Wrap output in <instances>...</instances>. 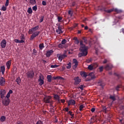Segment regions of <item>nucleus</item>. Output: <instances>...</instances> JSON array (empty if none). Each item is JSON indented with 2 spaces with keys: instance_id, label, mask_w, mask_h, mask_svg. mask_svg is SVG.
Here are the masks:
<instances>
[{
  "instance_id": "obj_1",
  "label": "nucleus",
  "mask_w": 124,
  "mask_h": 124,
  "mask_svg": "<svg viewBox=\"0 0 124 124\" xmlns=\"http://www.w3.org/2000/svg\"><path fill=\"white\" fill-rule=\"evenodd\" d=\"M80 46L79 51L81 52L78 54V57L79 58H81V57H85V56L88 55V46H86L83 44V41H80Z\"/></svg>"
},
{
  "instance_id": "obj_2",
  "label": "nucleus",
  "mask_w": 124,
  "mask_h": 124,
  "mask_svg": "<svg viewBox=\"0 0 124 124\" xmlns=\"http://www.w3.org/2000/svg\"><path fill=\"white\" fill-rule=\"evenodd\" d=\"M57 57H59V60L60 61V62H62L64 58H66V57H67V55H66V51H64L63 54H58Z\"/></svg>"
},
{
  "instance_id": "obj_3",
  "label": "nucleus",
  "mask_w": 124,
  "mask_h": 124,
  "mask_svg": "<svg viewBox=\"0 0 124 124\" xmlns=\"http://www.w3.org/2000/svg\"><path fill=\"white\" fill-rule=\"evenodd\" d=\"M38 29H39V26H36L35 27L32 28L31 29H30L29 31V34H31V33L34 32V31H36Z\"/></svg>"
},
{
  "instance_id": "obj_4",
  "label": "nucleus",
  "mask_w": 124,
  "mask_h": 124,
  "mask_svg": "<svg viewBox=\"0 0 124 124\" xmlns=\"http://www.w3.org/2000/svg\"><path fill=\"white\" fill-rule=\"evenodd\" d=\"M3 100L2 101V104L5 106H7L9 105V103H10V100L9 99H6V98L3 99Z\"/></svg>"
},
{
  "instance_id": "obj_5",
  "label": "nucleus",
  "mask_w": 124,
  "mask_h": 124,
  "mask_svg": "<svg viewBox=\"0 0 124 124\" xmlns=\"http://www.w3.org/2000/svg\"><path fill=\"white\" fill-rule=\"evenodd\" d=\"M27 76L28 78H31H31H33L34 77V73L32 71H30L27 73Z\"/></svg>"
},
{
  "instance_id": "obj_6",
  "label": "nucleus",
  "mask_w": 124,
  "mask_h": 124,
  "mask_svg": "<svg viewBox=\"0 0 124 124\" xmlns=\"http://www.w3.org/2000/svg\"><path fill=\"white\" fill-rule=\"evenodd\" d=\"M44 78H43V76H40L38 80V82H39V85H40V86H42V85L44 84Z\"/></svg>"
},
{
  "instance_id": "obj_7",
  "label": "nucleus",
  "mask_w": 124,
  "mask_h": 124,
  "mask_svg": "<svg viewBox=\"0 0 124 124\" xmlns=\"http://www.w3.org/2000/svg\"><path fill=\"white\" fill-rule=\"evenodd\" d=\"M40 31H37L34 32L31 36L30 40H32L36 36H38L39 35Z\"/></svg>"
},
{
  "instance_id": "obj_8",
  "label": "nucleus",
  "mask_w": 124,
  "mask_h": 124,
  "mask_svg": "<svg viewBox=\"0 0 124 124\" xmlns=\"http://www.w3.org/2000/svg\"><path fill=\"white\" fill-rule=\"evenodd\" d=\"M75 85H78L81 83V78L79 77H77L74 78Z\"/></svg>"
},
{
  "instance_id": "obj_9",
  "label": "nucleus",
  "mask_w": 124,
  "mask_h": 124,
  "mask_svg": "<svg viewBox=\"0 0 124 124\" xmlns=\"http://www.w3.org/2000/svg\"><path fill=\"white\" fill-rule=\"evenodd\" d=\"M51 97L50 96H46L44 98V100L46 103H50L51 102Z\"/></svg>"
},
{
  "instance_id": "obj_10",
  "label": "nucleus",
  "mask_w": 124,
  "mask_h": 124,
  "mask_svg": "<svg viewBox=\"0 0 124 124\" xmlns=\"http://www.w3.org/2000/svg\"><path fill=\"white\" fill-rule=\"evenodd\" d=\"M6 40L5 39H3L1 41L0 43V46L1 48H4L5 47H6Z\"/></svg>"
},
{
  "instance_id": "obj_11",
  "label": "nucleus",
  "mask_w": 124,
  "mask_h": 124,
  "mask_svg": "<svg viewBox=\"0 0 124 124\" xmlns=\"http://www.w3.org/2000/svg\"><path fill=\"white\" fill-rule=\"evenodd\" d=\"M5 93H6L5 90L0 91V98H2V99H3L4 98L5 99L6 98L4 96V95H5Z\"/></svg>"
},
{
  "instance_id": "obj_12",
  "label": "nucleus",
  "mask_w": 124,
  "mask_h": 124,
  "mask_svg": "<svg viewBox=\"0 0 124 124\" xmlns=\"http://www.w3.org/2000/svg\"><path fill=\"white\" fill-rule=\"evenodd\" d=\"M104 68L106 70H110V69L113 68V65L111 64H108Z\"/></svg>"
},
{
  "instance_id": "obj_13",
  "label": "nucleus",
  "mask_w": 124,
  "mask_h": 124,
  "mask_svg": "<svg viewBox=\"0 0 124 124\" xmlns=\"http://www.w3.org/2000/svg\"><path fill=\"white\" fill-rule=\"evenodd\" d=\"M62 26H59L56 30V32L58 33V34H61L62 33Z\"/></svg>"
},
{
  "instance_id": "obj_14",
  "label": "nucleus",
  "mask_w": 124,
  "mask_h": 124,
  "mask_svg": "<svg viewBox=\"0 0 124 124\" xmlns=\"http://www.w3.org/2000/svg\"><path fill=\"white\" fill-rule=\"evenodd\" d=\"M5 85V79L3 77L0 78V85L4 86Z\"/></svg>"
},
{
  "instance_id": "obj_15",
  "label": "nucleus",
  "mask_w": 124,
  "mask_h": 124,
  "mask_svg": "<svg viewBox=\"0 0 124 124\" xmlns=\"http://www.w3.org/2000/svg\"><path fill=\"white\" fill-rule=\"evenodd\" d=\"M53 53H54V51H53V49L48 50L46 54V56L47 57V58H49V57H50V56H51V55H52Z\"/></svg>"
},
{
  "instance_id": "obj_16",
  "label": "nucleus",
  "mask_w": 124,
  "mask_h": 124,
  "mask_svg": "<svg viewBox=\"0 0 124 124\" xmlns=\"http://www.w3.org/2000/svg\"><path fill=\"white\" fill-rule=\"evenodd\" d=\"M73 63H75V65H74L73 67V69H75V68H76V67H77V66L78 65V62L77 61V60L73 59Z\"/></svg>"
},
{
  "instance_id": "obj_17",
  "label": "nucleus",
  "mask_w": 124,
  "mask_h": 124,
  "mask_svg": "<svg viewBox=\"0 0 124 124\" xmlns=\"http://www.w3.org/2000/svg\"><path fill=\"white\" fill-rule=\"evenodd\" d=\"M11 62H12V60H10L8 61L6 63V65L7 66V68L8 69H9L10 68V66H11Z\"/></svg>"
},
{
  "instance_id": "obj_18",
  "label": "nucleus",
  "mask_w": 124,
  "mask_h": 124,
  "mask_svg": "<svg viewBox=\"0 0 124 124\" xmlns=\"http://www.w3.org/2000/svg\"><path fill=\"white\" fill-rule=\"evenodd\" d=\"M80 75L81 76V77H82V78H87V73L85 72H82L80 73Z\"/></svg>"
},
{
  "instance_id": "obj_19",
  "label": "nucleus",
  "mask_w": 124,
  "mask_h": 124,
  "mask_svg": "<svg viewBox=\"0 0 124 124\" xmlns=\"http://www.w3.org/2000/svg\"><path fill=\"white\" fill-rule=\"evenodd\" d=\"M68 105H75V100H70L68 103Z\"/></svg>"
},
{
  "instance_id": "obj_20",
  "label": "nucleus",
  "mask_w": 124,
  "mask_h": 124,
  "mask_svg": "<svg viewBox=\"0 0 124 124\" xmlns=\"http://www.w3.org/2000/svg\"><path fill=\"white\" fill-rule=\"evenodd\" d=\"M5 120H6V117H5L4 116H2L0 118V121L1 123H3Z\"/></svg>"
},
{
  "instance_id": "obj_21",
  "label": "nucleus",
  "mask_w": 124,
  "mask_h": 124,
  "mask_svg": "<svg viewBox=\"0 0 124 124\" xmlns=\"http://www.w3.org/2000/svg\"><path fill=\"white\" fill-rule=\"evenodd\" d=\"M16 82L17 83L18 85H20L21 82V78H20V77H18L17 78H16Z\"/></svg>"
},
{
  "instance_id": "obj_22",
  "label": "nucleus",
  "mask_w": 124,
  "mask_h": 124,
  "mask_svg": "<svg viewBox=\"0 0 124 124\" xmlns=\"http://www.w3.org/2000/svg\"><path fill=\"white\" fill-rule=\"evenodd\" d=\"M98 86H100L102 88H103L105 86V84L102 82V81H99L98 82Z\"/></svg>"
},
{
  "instance_id": "obj_23",
  "label": "nucleus",
  "mask_w": 124,
  "mask_h": 124,
  "mask_svg": "<svg viewBox=\"0 0 124 124\" xmlns=\"http://www.w3.org/2000/svg\"><path fill=\"white\" fill-rule=\"evenodd\" d=\"M0 70L2 73V74H4V71H5V67L4 66H2L0 67Z\"/></svg>"
},
{
  "instance_id": "obj_24",
  "label": "nucleus",
  "mask_w": 124,
  "mask_h": 124,
  "mask_svg": "<svg viewBox=\"0 0 124 124\" xmlns=\"http://www.w3.org/2000/svg\"><path fill=\"white\" fill-rule=\"evenodd\" d=\"M113 11H115L116 13H122V12H123L122 10H119L117 8L114 9Z\"/></svg>"
},
{
  "instance_id": "obj_25",
  "label": "nucleus",
  "mask_w": 124,
  "mask_h": 124,
  "mask_svg": "<svg viewBox=\"0 0 124 124\" xmlns=\"http://www.w3.org/2000/svg\"><path fill=\"white\" fill-rule=\"evenodd\" d=\"M47 79L48 82H51L52 81V77L51 76V75H47Z\"/></svg>"
},
{
  "instance_id": "obj_26",
  "label": "nucleus",
  "mask_w": 124,
  "mask_h": 124,
  "mask_svg": "<svg viewBox=\"0 0 124 124\" xmlns=\"http://www.w3.org/2000/svg\"><path fill=\"white\" fill-rule=\"evenodd\" d=\"M92 65L93 66V68H96L98 66V64L97 63L95 62L92 64Z\"/></svg>"
},
{
  "instance_id": "obj_27",
  "label": "nucleus",
  "mask_w": 124,
  "mask_h": 124,
  "mask_svg": "<svg viewBox=\"0 0 124 124\" xmlns=\"http://www.w3.org/2000/svg\"><path fill=\"white\" fill-rule=\"evenodd\" d=\"M39 47L40 50H42V49H43V48H44V44H40L39 45Z\"/></svg>"
},
{
  "instance_id": "obj_28",
  "label": "nucleus",
  "mask_w": 124,
  "mask_h": 124,
  "mask_svg": "<svg viewBox=\"0 0 124 124\" xmlns=\"http://www.w3.org/2000/svg\"><path fill=\"white\" fill-rule=\"evenodd\" d=\"M27 12L29 13V14H31V13H32V10L31 9V7L28 8Z\"/></svg>"
},
{
  "instance_id": "obj_29",
  "label": "nucleus",
  "mask_w": 124,
  "mask_h": 124,
  "mask_svg": "<svg viewBox=\"0 0 124 124\" xmlns=\"http://www.w3.org/2000/svg\"><path fill=\"white\" fill-rule=\"evenodd\" d=\"M109 98L113 100V101H115V100H116V97H115V96L114 95H110Z\"/></svg>"
},
{
  "instance_id": "obj_30",
  "label": "nucleus",
  "mask_w": 124,
  "mask_h": 124,
  "mask_svg": "<svg viewBox=\"0 0 124 124\" xmlns=\"http://www.w3.org/2000/svg\"><path fill=\"white\" fill-rule=\"evenodd\" d=\"M88 69H89V70H93V64H91V65H89L88 66Z\"/></svg>"
},
{
  "instance_id": "obj_31",
  "label": "nucleus",
  "mask_w": 124,
  "mask_h": 124,
  "mask_svg": "<svg viewBox=\"0 0 124 124\" xmlns=\"http://www.w3.org/2000/svg\"><path fill=\"white\" fill-rule=\"evenodd\" d=\"M58 47L59 48H61V49H62L63 48H64V45L62 44H60L59 45H58Z\"/></svg>"
},
{
  "instance_id": "obj_32",
  "label": "nucleus",
  "mask_w": 124,
  "mask_h": 124,
  "mask_svg": "<svg viewBox=\"0 0 124 124\" xmlns=\"http://www.w3.org/2000/svg\"><path fill=\"white\" fill-rule=\"evenodd\" d=\"M66 68H67V69H70V68H71V62H69L67 64V66H66Z\"/></svg>"
},
{
  "instance_id": "obj_33",
  "label": "nucleus",
  "mask_w": 124,
  "mask_h": 124,
  "mask_svg": "<svg viewBox=\"0 0 124 124\" xmlns=\"http://www.w3.org/2000/svg\"><path fill=\"white\" fill-rule=\"evenodd\" d=\"M113 11H114V8L110 10H106V12H107V13H111V12H113Z\"/></svg>"
},
{
  "instance_id": "obj_34",
  "label": "nucleus",
  "mask_w": 124,
  "mask_h": 124,
  "mask_svg": "<svg viewBox=\"0 0 124 124\" xmlns=\"http://www.w3.org/2000/svg\"><path fill=\"white\" fill-rule=\"evenodd\" d=\"M30 2L31 4H35L36 1H35V0H30Z\"/></svg>"
},
{
  "instance_id": "obj_35",
  "label": "nucleus",
  "mask_w": 124,
  "mask_h": 124,
  "mask_svg": "<svg viewBox=\"0 0 124 124\" xmlns=\"http://www.w3.org/2000/svg\"><path fill=\"white\" fill-rule=\"evenodd\" d=\"M44 20V16H42L40 17V23H42Z\"/></svg>"
},
{
  "instance_id": "obj_36",
  "label": "nucleus",
  "mask_w": 124,
  "mask_h": 124,
  "mask_svg": "<svg viewBox=\"0 0 124 124\" xmlns=\"http://www.w3.org/2000/svg\"><path fill=\"white\" fill-rule=\"evenodd\" d=\"M1 10L2 11H5L6 10V6H5L4 5L2 6Z\"/></svg>"
},
{
  "instance_id": "obj_37",
  "label": "nucleus",
  "mask_w": 124,
  "mask_h": 124,
  "mask_svg": "<svg viewBox=\"0 0 124 124\" xmlns=\"http://www.w3.org/2000/svg\"><path fill=\"white\" fill-rule=\"evenodd\" d=\"M54 98H55V99H57V100H58V101H60V96H59V95H55Z\"/></svg>"
},
{
  "instance_id": "obj_38",
  "label": "nucleus",
  "mask_w": 124,
  "mask_h": 124,
  "mask_svg": "<svg viewBox=\"0 0 124 124\" xmlns=\"http://www.w3.org/2000/svg\"><path fill=\"white\" fill-rule=\"evenodd\" d=\"M51 68H57V67H59V65H51Z\"/></svg>"
},
{
  "instance_id": "obj_39",
  "label": "nucleus",
  "mask_w": 124,
  "mask_h": 124,
  "mask_svg": "<svg viewBox=\"0 0 124 124\" xmlns=\"http://www.w3.org/2000/svg\"><path fill=\"white\" fill-rule=\"evenodd\" d=\"M61 77H52V79L53 80H57V79H61Z\"/></svg>"
},
{
  "instance_id": "obj_40",
  "label": "nucleus",
  "mask_w": 124,
  "mask_h": 124,
  "mask_svg": "<svg viewBox=\"0 0 124 124\" xmlns=\"http://www.w3.org/2000/svg\"><path fill=\"white\" fill-rule=\"evenodd\" d=\"M82 39L84 41V43H85V44H87V43H88V40H87L86 37H83Z\"/></svg>"
},
{
  "instance_id": "obj_41",
  "label": "nucleus",
  "mask_w": 124,
  "mask_h": 124,
  "mask_svg": "<svg viewBox=\"0 0 124 124\" xmlns=\"http://www.w3.org/2000/svg\"><path fill=\"white\" fill-rule=\"evenodd\" d=\"M102 109L104 112H105V113H106V111H107V108H106V107L103 106Z\"/></svg>"
},
{
  "instance_id": "obj_42",
  "label": "nucleus",
  "mask_w": 124,
  "mask_h": 124,
  "mask_svg": "<svg viewBox=\"0 0 124 124\" xmlns=\"http://www.w3.org/2000/svg\"><path fill=\"white\" fill-rule=\"evenodd\" d=\"M66 42H67L66 40L64 39L62 40L61 44H63V45H64V44L66 43Z\"/></svg>"
},
{
  "instance_id": "obj_43",
  "label": "nucleus",
  "mask_w": 124,
  "mask_h": 124,
  "mask_svg": "<svg viewBox=\"0 0 124 124\" xmlns=\"http://www.w3.org/2000/svg\"><path fill=\"white\" fill-rule=\"evenodd\" d=\"M9 4V0H6L5 4V6H7Z\"/></svg>"
},
{
  "instance_id": "obj_44",
  "label": "nucleus",
  "mask_w": 124,
  "mask_h": 124,
  "mask_svg": "<svg viewBox=\"0 0 124 124\" xmlns=\"http://www.w3.org/2000/svg\"><path fill=\"white\" fill-rule=\"evenodd\" d=\"M32 9L34 11H36V10H37V6H34L33 7H32Z\"/></svg>"
},
{
  "instance_id": "obj_45",
  "label": "nucleus",
  "mask_w": 124,
  "mask_h": 124,
  "mask_svg": "<svg viewBox=\"0 0 124 124\" xmlns=\"http://www.w3.org/2000/svg\"><path fill=\"white\" fill-rule=\"evenodd\" d=\"M36 124H43V122L39 120L36 122Z\"/></svg>"
},
{
  "instance_id": "obj_46",
  "label": "nucleus",
  "mask_w": 124,
  "mask_h": 124,
  "mask_svg": "<svg viewBox=\"0 0 124 124\" xmlns=\"http://www.w3.org/2000/svg\"><path fill=\"white\" fill-rule=\"evenodd\" d=\"M99 69L100 70V72H102L103 71V66H102L99 68Z\"/></svg>"
},
{
  "instance_id": "obj_47",
  "label": "nucleus",
  "mask_w": 124,
  "mask_h": 124,
  "mask_svg": "<svg viewBox=\"0 0 124 124\" xmlns=\"http://www.w3.org/2000/svg\"><path fill=\"white\" fill-rule=\"evenodd\" d=\"M78 89H80L81 91H83L84 90V85H80Z\"/></svg>"
},
{
  "instance_id": "obj_48",
  "label": "nucleus",
  "mask_w": 124,
  "mask_h": 124,
  "mask_svg": "<svg viewBox=\"0 0 124 124\" xmlns=\"http://www.w3.org/2000/svg\"><path fill=\"white\" fill-rule=\"evenodd\" d=\"M96 78V77L94 76V75H93L91 77V80H93V79H95Z\"/></svg>"
},
{
  "instance_id": "obj_49",
  "label": "nucleus",
  "mask_w": 124,
  "mask_h": 124,
  "mask_svg": "<svg viewBox=\"0 0 124 124\" xmlns=\"http://www.w3.org/2000/svg\"><path fill=\"white\" fill-rule=\"evenodd\" d=\"M84 108V106L83 105H81L79 106V110L82 111V109Z\"/></svg>"
},
{
  "instance_id": "obj_50",
  "label": "nucleus",
  "mask_w": 124,
  "mask_h": 124,
  "mask_svg": "<svg viewBox=\"0 0 124 124\" xmlns=\"http://www.w3.org/2000/svg\"><path fill=\"white\" fill-rule=\"evenodd\" d=\"M92 61H93V59L90 58V59H88L87 60V62L89 63V62H92Z\"/></svg>"
},
{
  "instance_id": "obj_51",
  "label": "nucleus",
  "mask_w": 124,
  "mask_h": 124,
  "mask_svg": "<svg viewBox=\"0 0 124 124\" xmlns=\"http://www.w3.org/2000/svg\"><path fill=\"white\" fill-rule=\"evenodd\" d=\"M68 114L69 115H70V116H71V117H73V116H74V114H72V112H71V111H69L68 112Z\"/></svg>"
},
{
  "instance_id": "obj_52",
  "label": "nucleus",
  "mask_w": 124,
  "mask_h": 124,
  "mask_svg": "<svg viewBox=\"0 0 124 124\" xmlns=\"http://www.w3.org/2000/svg\"><path fill=\"white\" fill-rule=\"evenodd\" d=\"M62 17L58 16V22H61V20H62Z\"/></svg>"
},
{
  "instance_id": "obj_53",
  "label": "nucleus",
  "mask_w": 124,
  "mask_h": 124,
  "mask_svg": "<svg viewBox=\"0 0 124 124\" xmlns=\"http://www.w3.org/2000/svg\"><path fill=\"white\" fill-rule=\"evenodd\" d=\"M7 99H9V98L10 97V94L9 93H7V95L6 96Z\"/></svg>"
},
{
  "instance_id": "obj_54",
  "label": "nucleus",
  "mask_w": 124,
  "mask_h": 124,
  "mask_svg": "<svg viewBox=\"0 0 124 124\" xmlns=\"http://www.w3.org/2000/svg\"><path fill=\"white\" fill-rule=\"evenodd\" d=\"M36 53H37L36 50H35V49H33V54L36 55Z\"/></svg>"
},
{
  "instance_id": "obj_55",
  "label": "nucleus",
  "mask_w": 124,
  "mask_h": 124,
  "mask_svg": "<svg viewBox=\"0 0 124 124\" xmlns=\"http://www.w3.org/2000/svg\"><path fill=\"white\" fill-rule=\"evenodd\" d=\"M20 39H21V40H24L25 39V36L23 34L21 35Z\"/></svg>"
},
{
  "instance_id": "obj_56",
  "label": "nucleus",
  "mask_w": 124,
  "mask_h": 124,
  "mask_svg": "<svg viewBox=\"0 0 124 124\" xmlns=\"http://www.w3.org/2000/svg\"><path fill=\"white\" fill-rule=\"evenodd\" d=\"M25 42V41L24 40H19L18 43H24Z\"/></svg>"
},
{
  "instance_id": "obj_57",
  "label": "nucleus",
  "mask_w": 124,
  "mask_h": 124,
  "mask_svg": "<svg viewBox=\"0 0 124 124\" xmlns=\"http://www.w3.org/2000/svg\"><path fill=\"white\" fill-rule=\"evenodd\" d=\"M120 88H121V86L120 85L117 86L116 88V91H119V89H120Z\"/></svg>"
},
{
  "instance_id": "obj_58",
  "label": "nucleus",
  "mask_w": 124,
  "mask_h": 124,
  "mask_svg": "<svg viewBox=\"0 0 124 124\" xmlns=\"http://www.w3.org/2000/svg\"><path fill=\"white\" fill-rule=\"evenodd\" d=\"M75 44H77V45L79 44V40H77L76 41H75Z\"/></svg>"
},
{
  "instance_id": "obj_59",
  "label": "nucleus",
  "mask_w": 124,
  "mask_h": 124,
  "mask_svg": "<svg viewBox=\"0 0 124 124\" xmlns=\"http://www.w3.org/2000/svg\"><path fill=\"white\" fill-rule=\"evenodd\" d=\"M95 111V108H92L91 109V112H92V113H93V112H94Z\"/></svg>"
},
{
  "instance_id": "obj_60",
  "label": "nucleus",
  "mask_w": 124,
  "mask_h": 124,
  "mask_svg": "<svg viewBox=\"0 0 124 124\" xmlns=\"http://www.w3.org/2000/svg\"><path fill=\"white\" fill-rule=\"evenodd\" d=\"M68 14L70 15V16H72V12L71 11H69Z\"/></svg>"
},
{
  "instance_id": "obj_61",
  "label": "nucleus",
  "mask_w": 124,
  "mask_h": 124,
  "mask_svg": "<svg viewBox=\"0 0 124 124\" xmlns=\"http://www.w3.org/2000/svg\"><path fill=\"white\" fill-rule=\"evenodd\" d=\"M42 5L45 6L46 5V1L44 0L42 1Z\"/></svg>"
},
{
  "instance_id": "obj_62",
  "label": "nucleus",
  "mask_w": 124,
  "mask_h": 124,
  "mask_svg": "<svg viewBox=\"0 0 124 124\" xmlns=\"http://www.w3.org/2000/svg\"><path fill=\"white\" fill-rule=\"evenodd\" d=\"M8 93H10V94H11V93H13V91H12V90H10Z\"/></svg>"
},
{
  "instance_id": "obj_63",
  "label": "nucleus",
  "mask_w": 124,
  "mask_h": 124,
  "mask_svg": "<svg viewBox=\"0 0 124 124\" xmlns=\"http://www.w3.org/2000/svg\"><path fill=\"white\" fill-rule=\"evenodd\" d=\"M93 75V72L89 74V76H91V77H92V76Z\"/></svg>"
},
{
  "instance_id": "obj_64",
  "label": "nucleus",
  "mask_w": 124,
  "mask_h": 124,
  "mask_svg": "<svg viewBox=\"0 0 124 124\" xmlns=\"http://www.w3.org/2000/svg\"><path fill=\"white\" fill-rule=\"evenodd\" d=\"M16 124H23V123H22L21 122H19V121H18L17 122Z\"/></svg>"
}]
</instances>
